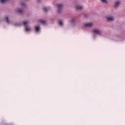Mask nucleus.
Returning <instances> with one entry per match:
<instances>
[{
    "label": "nucleus",
    "mask_w": 125,
    "mask_h": 125,
    "mask_svg": "<svg viewBox=\"0 0 125 125\" xmlns=\"http://www.w3.org/2000/svg\"><path fill=\"white\" fill-rule=\"evenodd\" d=\"M119 4H121V1H118L116 2L115 4V7H117V6H119Z\"/></svg>",
    "instance_id": "nucleus-6"
},
{
    "label": "nucleus",
    "mask_w": 125,
    "mask_h": 125,
    "mask_svg": "<svg viewBox=\"0 0 125 125\" xmlns=\"http://www.w3.org/2000/svg\"><path fill=\"white\" fill-rule=\"evenodd\" d=\"M59 25H60V26H62V21H59Z\"/></svg>",
    "instance_id": "nucleus-14"
},
{
    "label": "nucleus",
    "mask_w": 125,
    "mask_h": 125,
    "mask_svg": "<svg viewBox=\"0 0 125 125\" xmlns=\"http://www.w3.org/2000/svg\"><path fill=\"white\" fill-rule=\"evenodd\" d=\"M27 24H28V21H24L22 22V24L24 26V29L26 32H30L31 30V28L28 27V26H27Z\"/></svg>",
    "instance_id": "nucleus-1"
},
{
    "label": "nucleus",
    "mask_w": 125,
    "mask_h": 125,
    "mask_svg": "<svg viewBox=\"0 0 125 125\" xmlns=\"http://www.w3.org/2000/svg\"><path fill=\"white\" fill-rule=\"evenodd\" d=\"M21 6H25V3H21Z\"/></svg>",
    "instance_id": "nucleus-15"
},
{
    "label": "nucleus",
    "mask_w": 125,
    "mask_h": 125,
    "mask_svg": "<svg viewBox=\"0 0 125 125\" xmlns=\"http://www.w3.org/2000/svg\"><path fill=\"white\" fill-rule=\"evenodd\" d=\"M17 12L18 13H20V14H22V13H23V11L22 10V9H19L18 11Z\"/></svg>",
    "instance_id": "nucleus-9"
},
{
    "label": "nucleus",
    "mask_w": 125,
    "mask_h": 125,
    "mask_svg": "<svg viewBox=\"0 0 125 125\" xmlns=\"http://www.w3.org/2000/svg\"><path fill=\"white\" fill-rule=\"evenodd\" d=\"M107 20H108V21H114V18L113 17L107 18Z\"/></svg>",
    "instance_id": "nucleus-7"
},
{
    "label": "nucleus",
    "mask_w": 125,
    "mask_h": 125,
    "mask_svg": "<svg viewBox=\"0 0 125 125\" xmlns=\"http://www.w3.org/2000/svg\"><path fill=\"white\" fill-rule=\"evenodd\" d=\"M57 8H58V12L60 13L61 12V10L63 8V5L62 4H57Z\"/></svg>",
    "instance_id": "nucleus-2"
},
{
    "label": "nucleus",
    "mask_w": 125,
    "mask_h": 125,
    "mask_svg": "<svg viewBox=\"0 0 125 125\" xmlns=\"http://www.w3.org/2000/svg\"><path fill=\"white\" fill-rule=\"evenodd\" d=\"M9 0H0V2L1 3H4V2H6V1H8Z\"/></svg>",
    "instance_id": "nucleus-11"
},
{
    "label": "nucleus",
    "mask_w": 125,
    "mask_h": 125,
    "mask_svg": "<svg viewBox=\"0 0 125 125\" xmlns=\"http://www.w3.org/2000/svg\"><path fill=\"white\" fill-rule=\"evenodd\" d=\"M83 6L77 5L76 6V9L77 10L83 9Z\"/></svg>",
    "instance_id": "nucleus-5"
},
{
    "label": "nucleus",
    "mask_w": 125,
    "mask_h": 125,
    "mask_svg": "<svg viewBox=\"0 0 125 125\" xmlns=\"http://www.w3.org/2000/svg\"><path fill=\"white\" fill-rule=\"evenodd\" d=\"M43 11H44V12H46V11H47V10H48V9H49V8H46V7H43L42 8Z\"/></svg>",
    "instance_id": "nucleus-8"
},
{
    "label": "nucleus",
    "mask_w": 125,
    "mask_h": 125,
    "mask_svg": "<svg viewBox=\"0 0 125 125\" xmlns=\"http://www.w3.org/2000/svg\"><path fill=\"white\" fill-rule=\"evenodd\" d=\"M5 20L6 23H9V21H8V17H6L5 18Z\"/></svg>",
    "instance_id": "nucleus-13"
},
{
    "label": "nucleus",
    "mask_w": 125,
    "mask_h": 125,
    "mask_svg": "<svg viewBox=\"0 0 125 125\" xmlns=\"http://www.w3.org/2000/svg\"><path fill=\"white\" fill-rule=\"evenodd\" d=\"M39 22H40V23H42V24H43V25H45L46 22H45V21L40 20V21H39Z\"/></svg>",
    "instance_id": "nucleus-10"
},
{
    "label": "nucleus",
    "mask_w": 125,
    "mask_h": 125,
    "mask_svg": "<svg viewBox=\"0 0 125 125\" xmlns=\"http://www.w3.org/2000/svg\"><path fill=\"white\" fill-rule=\"evenodd\" d=\"M94 33L97 34V35H100L101 34V31L99 30L96 29L94 30Z\"/></svg>",
    "instance_id": "nucleus-4"
},
{
    "label": "nucleus",
    "mask_w": 125,
    "mask_h": 125,
    "mask_svg": "<svg viewBox=\"0 0 125 125\" xmlns=\"http://www.w3.org/2000/svg\"><path fill=\"white\" fill-rule=\"evenodd\" d=\"M35 31H36V32H39V31H40V27L36 26L35 27Z\"/></svg>",
    "instance_id": "nucleus-12"
},
{
    "label": "nucleus",
    "mask_w": 125,
    "mask_h": 125,
    "mask_svg": "<svg viewBox=\"0 0 125 125\" xmlns=\"http://www.w3.org/2000/svg\"><path fill=\"white\" fill-rule=\"evenodd\" d=\"M38 1L39 2H40V0H38Z\"/></svg>",
    "instance_id": "nucleus-17"
},
{
    "label": "nucleus",
    "mask_w": 125,
    "mask_h": 125,
    "mask_svg": "<svg viewBox=\"0 0 125 125\" xmlns=\"http://www.w3.org/2000/svg\"><path fill=\"white\" fill-rule=\"evenodd\" d=\"M102 1L103 2H107V1L106 0H102Z\"/></svg>",
    "instance_id": "nucleus-16"
},
{
    "label": "nucleus",
    "mask_w": 125,
    "mask_h": 125,
    "mask_svg": "<svg viewBox=\"0 0 125 125\" xmlns=\"http://www.w3.org/2000/svg\"><path fill=\"white\" fill-rule=\"evenodd\" d=\"M93 24L92 23H87L84 24V27H92Z\"/></svg>",
    "instance_id": "nucleus-3"
}]
</instances>
